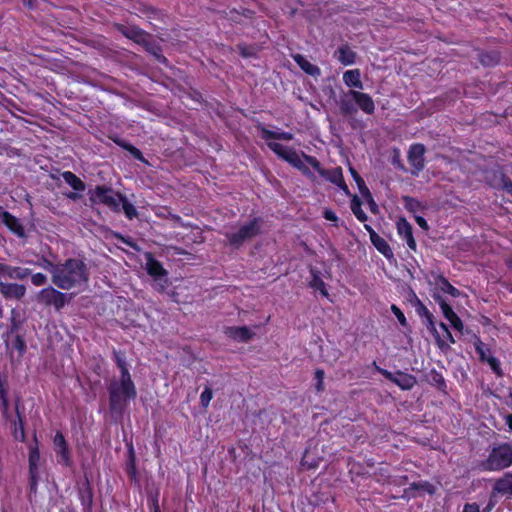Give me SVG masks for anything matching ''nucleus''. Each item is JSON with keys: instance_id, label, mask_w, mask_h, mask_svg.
<instances>
[{"instance_id": "28", "label": "nucleus", "mask_w": 512, "mask_h": 512, "mask_svg": "<svg viewBox=\"0 0 512 512\" xmlns=\"http://www.w3.org/2000/svg\"><path fill=\"white\" fill-rule=\"evenodd\" d=\"M62 177L64 181L71 186L76 191H84L85 190V184L84 182L77 177L74 173L70 171H65L62 173Z\"/></svg>"}, {"instance_id": "51", "label": "nucleus", "mask_w": 512, "mask_h": 512, "mask_svg": "<svg viewBox=\"0 0 512 512\" xmlns=\"http://www.w3.org/2000/svg\"><path fill=\"white\" fill-rule=\"evenodd\" d=\"M413 489H425L427 490L429 493H432L433 490H432V486L429 484V483H423V484H413L412 487Z\"/></svg>"}, {"instance_id": "61", "label": "nucleus", "mask_w": 512, "mask_h": 512, "mask_svg": "<svg viewBox=\"0 0 512 512\" xmlns=\"http://www.w3.org/2000/svg\"><path fill=\"white\" fill-rule=\"evenodd\" d=\"M508 266H509V268H510V269H512V258H510V259L508 260Z\"/></svg>"}, {"instance_id": "24", "label": "nucleus", "mask_w": 512, "mask_h": 512, "mask_svg": "<svg viewBox=\"0 0 512 512\" xmlns=\"http://www.w3.org/2000/svg\"><path fill=\"white\" fill-rule=\"evenodd\" d=\"M335 56L343 65H351L355 62L356 54L348 46H342L335 52Z\"/></svg>"}, {"instance_id": "53", "label": "nucleus", "mask_w": 512, "mask_h": 512, "mask_svg": "<svg viewBox=\"0 0 512 512\" xmlns=\"http://www.w3.org/2000/svg\"><path fill=\"white\" fill-rule=\"evenodd\" d=\"M415 220L422 229L427 230L429 228L427 221L423 217L416 216Z\"/></svg>"}, {"instance_id": "17", "label": "nucleus", "mask_w": 512, "mask_h": 512, "mask_svg": "<svg viewBox=\"0 0 512 512\" xmlns=\"http://www.w3.org/2000/svg\"><path fill=\"white\" fill-rule=\"evenodd\" d=\"M30 273L31 270L28 268L13 267L0 263V277L22 280L30 275Z\"/></svg>"}, {"instance_id": "22", "label": "nucleus", "mask_w": 512, "mask_h": 512, "mask_svg": "<svg viewBox=\"0 0 512 512\" xmlns=\"http://www.w3.org/2000/svg\"><path fill=\"white\" fill-rule=\"evenodd\" d=\"M261 136L267 143L276 142L275 140L290 141L293 139V134L290 132H278L266 128H261Z\"/></svg>"}, {"instance_id": "29", "label": "nucleus", "mask_w": 512, "mask_h": 512, "mask_svg": "<svg viewBox=\"0 0 512 512\" xmlns=\"http://www.w3.org/2000/svg\"><path fill=\"white\" fill-rule=\"evenodd\" d=\"M40 459V454L37 448H31L29 453V469H30V475L32 484H35L36 481V473L38 469V462Z\"/></svg>"}, {"instance_id": "54", "label": "nucleus", "mask_w": 512, "mask_h": 512, "mask_svg": "<svg viewBox=\"0 0 512 512\" xmlns=\"http://www.w3.org/2000/svg\"><path fill=\"white\" fill-rule=\"evenodd\" d=\"M349 170H350V173H351L352 177L354 178L355 182L361 178L360 175L357 173V171L353 167H350Z\"/></svg>"}, {"instance_id": "2", "label": "nucleus", "mask_w": 512, "mask_h": 512, "mask_svg": "<svg viewBox=\"0 0 512 512\" xmlns=\"http://www.w3.org/2000/svg\"><path fill=\"white\" fill-rule=\"evenodd\" d=\"M108 390L110 394V408L116 412H121L127 402L136 397V390L131 376H121L120 380L112 381Z\"/></svg>"}, {"instance_id": "10", "label": "nucleus", "mask_w": 512, "mask_h": 512, "mask_svg": "<svg viewBox=\"0 0 512 512\" xmlns=\"http://www.w3.org/2000/svg\"><path fill=\"white\" fill-rule=\"evenodd\" d=\"M425 146L422 144H414L410 147L408 152V161L412 166V174L418 175L425 167Z\"/></svg>"}, {"instance_id": "32", "label": "nucleus", "mask_w": 512, "mask_h": 512, "mask_svg": "<svg viewBox=\"0 0 512 512\" xmlns=\"http://www.w3.org/2000/svg\"><path fill=\"white\" fill-rule=\"evenodd\" d=\"M0 401L4 416H7L8 411V389L5 379L0 378Z\"/></svg>"}, {"instance_id": "27", "label": "nucleus", "mask_w": 512, "mask_h": 512, "mask_svg": "<svg viewBox=\"0 0 512 512\" xmlns=\"http://www.w3.org/2000/svg\"><path fill=\"white\" fill-rule=\"evenodd\" d=\"M310 273L312 275L310 287L319 291L324 297L328 298L329 293L326 289L324 281L320 278L318 271H316L315 269H311Z\"/></svg>"}, {"instance_id": "25", "label": "nucleus", "mask_w": 512, "mask_h": 512, "mask_svg": "<svg viewBox=\"0 0 512 512\" xmlns=\"http://www.w3.org/2000/svg\"><path fill=\"white\" fill-rule=\"evenodd\" d=\"M494 490L503 495H512V474H507L497 480Z\"/></svg>"}, {"instance_id": "21", "label": "nucleus", "mask_w": 512, "mask_h": 512, "mask_svg": "<svg viewBox=\"0 0 512 512\" xmlns=\"http://www.w3.org/2000/svg\"><path fill=\"white\" fill-rule=\"evenodd\" d=\"M343 82L348 87L363 89V83L361 81V73L359 69H352L344 72Z\"/></svg>"}, {"instance_id": "62", "label": "nucleus", "mask_w": 512, "mask_h": 512, "mask_svg": "<svg viewBox=\"0 0 512 512\" xmlns=\"http://www.w3.org/2000/svg\"><path fill=\"white\" fill-rule=\"evenodd\" d=\"M241 52H242V55H243V56H249V54H248V53H246V51H245L244 49H242V50H241Z\"/></svg>"}, {"instance_id": "40", "label": "nucleus", "mask_w": 512, "mask_h": 512, "mask_svg": "<svg viewBox=\"0 0 512 512\" xmlns=\"http://www.w3.org/2000/svg\"><path fill=\"white\" fill-rule=\"evenodd\" d=\"M122 147L126 150H128L135 159L139 160V161H144V157L141 153V151L139 149H137L136 147H134L133 145L131 144H122Z\"/></svg>"}, {"instance_id": "36", "label": "nucleus", "mask_w": 512, "mask_h": 512, "mask_svg": "<svg viewBox=\"0 0 512 512\" xmlns=\"http://www.w3.org/2000/svg\"><path fill=\"white\" fill-rule=\"evenodd\" d=\"M13 436L16 440H19L22 442L25 440L24 427H23V423L20 418H19V423L14 422Z\"/></svg>"}, {"instance_id": "37", "label": "nucleus", "mask_w": 512, "mask_h": 512, "mask_svg": "<svg viewBox=\"0 0 512 512\" xmlns=\"http://www.w3.org/2000/svg\"><path fill=\"white\" fill-rule=\"evenodd\" d=\"M425 315H426L428 329L435 336L437 342L440 343V337H439V334L437 332V329H436L435 323L433 321L432 315L428 312V310L425 311Z\"/></svg>"}, {"instance_id": "46", "label": "nucleus", "mask_w": 512, "mask_h": 512, "mask_svg": "<svg viewBox=\"0 0 512 512\" xmlns=\"http://www.w3.org/2000/svg\"><path fill=\"white\" fill-rule=\"evenodd\" d=\"M476 350H477V352H478V354H479V356H480V359H481L482 361H487V358H488L489 356H491V355H490V351H489L488 349H486V348L482 345V343H480V344H478V345L476 346Z\"/></svg>"}, {"instance_id": "20", "label": "nucleus", "mask_w": 512, "mask_h": 512, "mask_svg": "<svg viewBox=\"0 0 512 512\" xmlns=\"http://www.w3.org/2000/svg\"><path fill=\"white\" fill-rule=\"evenodd\" d=\"M294 61L300 66V68L313 77H318L321 74V71L318 66L312 64L309 60H307L303 55L296 54L293 55Z\"/></svg>"}, {"instance_id": "30", "label": "nucleus", "mask_w": 512, "mask_h": 512, "mask_svg": "<svg viewBox=\"0 0 512 512\" xmlns=\"http://www.w3.org/2000/svg\"><path fill=\"white\" fill-rule=\"evenodd\" d=\"M352 100L353 99L351 98V96L348 95V93L345 94L340 99L339 105H340L341 112L343 114L352 115L357 112V109L354 106V104L352 103Z\"/></svg>"}, {"instance_id": "26", "label": "nucleus", "mask_w": 512, "mask_h": 512, "mask_svg": "<svg viewBox=\"0 0 512 512\" xmlns=\"http://www.w3.org/2000/svg\"><path fill=\"white\" fill-rule=\"evenodd\" d=\"M146 270L149 275L155 278L163 277L167 274L163 266L151 256H149L147 259Z\"/></svg>"}, {"instance_id": "11", "label": "nucleus", "mask_w": 512, "mask_h": 512, "mask_svg": "<svg viewBox=\"0 0 512 512\" xmlns=\"http://www.w3.org/2000/svg\"><path fill=\"white\" fill-rule=\"evenodd\" d=\"M381 373L403 390H410L416 384L415 377L407 373H392L387 370H381Z\"/></svg>"}, {"instance_id": "3", "label": "nucleus", "mask_w": 512, "mask_h": 512, "mask_svg": "<svg viewBox=\"0 0 512 512\" xmlns=\"http://www.w3.org/2000/svg\"><path fill=\"white\" fill-rule=\"evenodd\" d=\"M268 147L278 157L300 170L312 182H316V175L309 169V166L311 165L305 160V156H308L307 154L298 153L295 149L289 148L278 142H268Z\"/></svg>"}, {"instance_id": "5", "label": "nucleus", "mask_w": 512, "mask_h": 512, "mask_svg": "<svg viewBox=\"0 0 512 512\" xmlns=\"http://www.w3.org/2000/svg\"><path fill=\"white\" fill-rule=\"evenodd\" d=\"M512 466V443L496 445L486 460L480 463L483 471H499Z\"/></svg>"}, {"instance_id": "38", "label": "nucleus", "mask_w": 512, "mask_h": 512, "mask_svg": "<svg viewBox=\"0 0 512 512\" xmlns=\"http://www.w3.org/2000/svg\"><path fill=\"white\" fill-rule=\"evenodd\" d=\"M213 397V393L210 387H206L200 395V402L204 408L209 406V403Z\"/></svg>"}, {"instance_id": "47", "label": "nucleus", "mask_w": 512, "mask_h": 512, "mask_svg": "<svg viewBox=\"0 0 512 512\" xmlns=\"http://www.w3.org/2000/svg\"><path fill=\"white\" fill-rule=\"evenodd\" d=\"M403 199L406 207L410 210H414L419 205V203L411 197H404Z\"/></svg>"}, {"instance_id": "1", "label": "nucleus", "mask_w": 512, "mask_h": 512, "mask_svg": "<svg viewBox=\"0 0 512 512\" xmlns=\"http://www.w3.org/2000/svg\"><path fill=\"white\" fill-rule=\"evenodd\" d=\"M42 267L51 273L52 282L64 290L80 288L88 282L86 265L79 259H68L59 264L44 260Z\"/></svg>"}, {"instance_id": "23", "label": "nucleus", "mask_w": 512, "mask_h": 512, "mask_svg": "<svg viewBox=\"0 0 512 512\" xmlns=\"http://www.w3.org/2000/svg\"><path fill=\"white\" fill-rule=\"evenodd\" d=\"M119 30L122 32L124 36L127 38L137 42L142 43L146 41V34L137 27H120Z\"/></svg>"}, {"instance_id": "31", "label": "nucleus", "mask_w": 512, "mask_h": 512, "mask_svg": "<svg viewBox=\"0 0 512 512\" xmlns=\"http://www.w3.org/2000/svg\"><path fill=\"white\" fill-rule=\"evenodd\" d=\"M351 210L359 221L365 222L367 220V215L362 210L361 201L357 196H354L351 201Z\"/></svg>"}, {"instance_id": "39", "label": "nucleus", "mask_w": 512, "mask_h": 512, "mask_svg": "<svg viewBox=\"0 0 512 512\" xmlns=\"http://www.w3.org/2000/svg\"><path fill=\"white\" fill-rule=\"evenodd\" d=\"M480 61L483 65H494L499 61V57L496 54H484L481 56Z\"/></svg>"}, {"instance_id": "33", "label": "nucleus", "mask_w": 512, "mask_h": 512, "mask_svg": "<svg viewBox=\"0 0 512 512\" xmlns=\"http://www.w3.org/2000/svg\"><path fill=\"white\" fill-rule=\"evenodd\" d=\"M121 208L123 209L127 218L133 219L134 217L137 216V210L135 206L132 203L128 202L124 196L122 197L120 209Z\"/></svg>"}, {"instance_id": "14", "label": "nucleus", "mask_w": 512, "mask_h": 512, "mask_svg": "<svg viewBox=\"0 0 512 512\" xmlns=\"http://www.w3.org/2000/svg\"><path fill=\"white\" fill-rule=\"evenodd\" d=\"M348 95L351 96V98L357 103V105L363 112L367 114H372L374 112L375 105L369 94L360 91L350 90L348 92Z\"/></svg>"}, {"instance_id": "8", "label": "nucleus", "mask_w": 512, "mask_h": 512, "mask_svg": "<svg viewBox=\"0 0 512 512\" xmlns=\"http://www.w3.org/2000/svg\"><path fill=\"white\" fill-rule=\"evenodd\" d=\"M122 195L114 192L111 188L97 186L91 193L90 199L95 203H101L115 212L120 211Z\"/></svg>"}, {"instance_id": "4", "label": "nucleus", "mask_w": 512, "mask_h": 512, "mask_svg": "<svg viewBox=\"0 0 512 512\" xmlns=\"http://www.w3.org/2000/svg\"><path fill=\"white\" fill-rule=\"evenodd\" d=\"M268 147L278 157L300 170L312 182H316V175L309 169V166L311 165L305 160V156H308L307 154L298 153L295 149L289 148L278 142H268Z\"/></svg>"}, {"instance_id": "9", "label": "nucleus", "mask_w": 512, "mask_h": 512, "mask_svg": "<svg viewBox=\"0 0 512 512\" xmlns=\"http://www.w3.org/2000/svg\"><path fill=\"white\" fill-rule=\"evenodd\" d=\"M36 299L41 304L53 306L56 310H60L66 304V295L53 287H47L39 291Z\"/></svg>"}, {"instance_id": "56", "label": "nucleus", "mask_w": 512, "mask_h": 512, "mask_svg": "<svg viewBox=\"0 0 512 512\" xmlns=\"http://www.w3.org/2000/svg\"><path fill=\"white\" fill-rule=\"evenodd\" d=\"M504 187L506 189L507 192H509L510 194H512V183H505L504 184Z\"/></svg>"}, {"instance_id": "42", "label": "nucleus", "mask_w": 512, "mask_h": 512, "mask_svg": "<svg viewBox=\"0 0 512 512\" xmlns=\"http://www.w3.org/2000/svg\"><path fill=\"white\" fill-rule=\"evenodd\" d=\"M31 282L35 286H42V285L46 284L47 277L42 273H36V274L32 275Z\"/></svg>"}, {"instance_id": "60", "label": "nucleus", "mask_w": 512, "mask_h": 512, "mask_svg": "<svg viewBox=\"0 0 512 512\" xmlns=\"http://www.w3.org/2000/svg\"><path fill=\"white\" fill-rule=\"evenodd\" d=\"M68 197L71 198V199H76L78 197V195L76 193H70L68 195Z\"/></svg>"}, {"instance_id": "44", "label": "nucleus", "mask_w": 512, "mask_h": 512, "mask_svg": "<svg viewBox=\"0 0 512 512\" xmlns=\"http://www.w3.org/2000/svg\"><path fill=\"white\" fill-rule=\"evenodd\" d=\"M489 366L491 367V369L497 374V375H501V369H500V365H499V362L498 360L493 357V356H489L487 358V361H486Z\"/></svg>"}, {"instance_id": "34", "label": "nucleus", "mask_w": 512, "mask_h": 512, "mask_svg": "<svg viewBox=\"0 0 512 512\" xmlns=\"http://www.w3.org/2000/svg\"><path fill=\"white\" fill-rule=\"evenodd\" d=\"M439 288L453 297L459 296V291L454 286H452L445 278H441L438 282Z\"/></svg>"}, {"instance_id": "12", "label": "nucleus", "mask_w": 512, "mask_h": 512, "mask_svg": "<svg viewBox=\"0 0 512 512\" xmlns=\"http://www.w3.org/2000/svg\"><path fill=\"white\" fill-rule=\"evenodd\" d=\"M365 229L368 231L370 240L372 244L375 246V248L388 260L393 259L394 254L388 242L384 238L379 236L371 226L365 225Z\"/></svg>"}, {"instance_id": "50", "label": "nucleus", "mask_w": 512, "mask_h": 512, "mask_svg": "<svg viewBox=\"0 0 512 512\" xmlns=\"http://www.w3.org/2000/svg\"><path fill=\"white\" fill-rule=\"evenodd\" d=\"M315 377L318 380L317 389L321 390L322 382H323V379H324V371L323 370H317L315 372Z\"/></svg>"}, {"instance_id": "48", "label": "nucleus", "mask_w": 512, "mask_h": 512, "mask_svg": "<svg viewBox=\"0 0 512 512\" xmlns=\"http://www.w3.org/2000/svg\"><path fill=\"white\" fill-rule=\"evenodd\" d=\"M445 334H446L447 341H444V340L440 339V343L438 342L439 346H441V347L443 345H449V344L455 343V340H454V338H453V336H452L450 331H447Z\"/></svg>"}, {"instance_id": "15", "label": "nucleus", "mask_w": 512, "mask_h": 512, "mask_svg": "<svg viewBox=\"0 0 512 512\" xmlns=\"http://www.w3.org/2000/svg\"><path fill=\"white\" fill-rule=\"evenodd\" d=\"M436 300L439 303V306L441 308V311H442L444 317L450 322L451 326L455 330L462 332L464 325H463L461 319L457 316V314L450 307V305L447 304L446 301L443 300L441 297H436Z\"/></svg>"}, {"instance_id": "18", "label": "nucleus", "mask_w": 512, "mask_h": 512, "mask_svg": "<svg viewBox=\"0 0 512 512\" xmlns=\"http://www.w3.org/2000/svg\"><path fill=\"white\" fill-rule=\"evenodd\" d=\"M225 333L239 342H247L254 336V333L246 326L228 327Z\"/></svg>"}, {"instance_id": "13", "label": "nucleus", "mask_w": 512, "mask_h": 512, "mask_svg": "<svg viewBox=\"0 0 512 512\" xmlns=\"http://www.w3.org/2000/svg\"><path fill=\"white\" fill-rule=\"evenodd\" d=\"M0 293L7 299L19 300L24 297L26 287L18 283L0 282Z\"/></svg>"}, {"instance_id": "6", "label": "nucleus", "mask_w": 512, "mask_h": 512, "mask_svg": "<svg viewBox=\"0 0 512 512\" xmlns=\"http://www.w3.org/2000/svg\"><path fill=\"white\" fill-rule=\"evenodd\" d=\"M262 222L259 218L240 225L237 229H230L224 232L225 237L231 246L238 248L244 242L251 240L261 232Z\"/></svg>"}, {"instance_id": "52", "label": "nucleus", "mask_w": 512, "mask_h": 512, "mask_svg": "<svg viewBox=\"0 0 512 512\" xmlns=\"http://www.w3.org/2000/svg\"><path fill=\"white\" fill-rule=\"evenodd\" d=\"M463 512H480L479 506L475 503L466 504L464 506Z\"/></svg>"}, {"instance_id": "16", "label": "nucleus", "mask_w": 512, "mask_h": 512, "mask_svg": "<svg viewBox=\"0 0 512 512\" xmlns=\"http://www.w3.org/2000/svg\"><path fill=\"white\" fill-rule=\"evenodd\" d=\"M397 232L399 234V236H401L407 243L408 247L411 249V250H416V241L413 237V233H412V226L410 225V223L405 219V218H400L398 221H397Z\"/></svg>"}, {"instance_id": "45", "label": "nucleus", "mask_w": 512, "mask_h": 512, "mask_svg": "<svg viewBox=\"0 0 512 512\" xmlns=\"http://www.w3.org/2000/svg\"><path fill=\"white\" fill-rule=\"evenodd\" d=\"M301 465L303 467L312 469V468H316L318 466V463L313 461V460H310L309 459V453H308V451H306L304 456H303V458H302Z\"/></svg>"}, {"instance_id": "43", "label": "nucleus", "mask_w": 512, "mask_h": 512, "mask_svg": "<svg viewBox=\"0 0 512 512\" xmlns=\"http://www.w3.org/2000/svg\"><path fill=\"white\" fill-rule=\"evenodd\" d=\"M391 310H392L393 314L396 316V318L398 319V321L400 322V324L402 326H406L407 321H406V318H405L403 312L400 310V308L397 307L396 305H392Z\"/></svg>"}, {"instance_id": "55", "label": "nucleus", "mask_w": 512, "mask_h": 512, "mask_svg": "<svg viewBox=\"0 0 512 512\" xmlns=\"http://www.w3.org/2000/svg\"><path fill=\"white\" fill-rule=\"evenodd\" d=\"M506 424L512 430V414L506 416Z\"/></svg>"}, {"instance_id": "59", "label": "nucleus", "mask_w": 512, "mask_h": 512, "mask_svg": "<svg viewBox=\"0 0 512 512\" xmlns=\"http://www.w3.org/2000/svg\"><path fill=\"white\" fill-rule=\"evenodd\" d=\"M369 202H370V205H371V210H372L373 212H375V209H376V207H377V206H376V204H375V202L373 201V203H372L370 200H369Z\"/></svg>"}, {"instance_id": "49", "label": "nucleus", "mask_w": 512, "mask_h": 512, "mask_svg": "<svg viewBox=\"0 0 512 512\" xmlns=\"http://www.w3.org/2000/svg\"><path fill=\"white\" fill-rule=\"evenodd\" d=\"M323 216L328 221H337V216L332 210H325Z\"/></svg>"}, {"instance_id": "57", "label": "nucleus", "mask_w": 512, "mask_h": 512, "mask_svg": "<svg viewBox=\"0 0 512 512\" xmlns=\"http://www.w3.org/2000/svg\"><path fill=\"white\" fill-rule=\"evenodd\" d=\"M83 501H86L88 505H90V504H91V502H92V496H91V493H90V492H88V493H87V497H86V499H85V498H83Z\"/></svg>"}, {"instance_id": "41", "label": "nucleus", "mask_w": 512, "mask_h": 512, "mask_svg": "<svg viewBox=\"0 0 512 512\" xmlns=\"http://www.w3.org/2000/svg\"><path fill=\"white\" fill-rule=\"evenodd\" d=\"M358 188L361 192V194L368 200H370L373 203V198L371 196V193L369 189L366 187L365 182L362 178L356 181Z\"/></svg>"}, {"instance_id": "58", "label": "nucleus", "mask_w": 512, "mask_h": 512, "mask_svg": "<svg viewBox=\"0 0 512 512\" xmlns=\"http://www.w3.org/2000/svg\"><path fill=\"white\" fill-rule=\"evenodd\" d=\"M440 327L444 330V332L446 333L447 331H449L448 327L446 326V324L444 323H441L440 324Z\"/></svg>"}, {"instance_id": "19", "label": "nucleus", "mask_w": 512, "mask_h": 512, "mask_svg": "<svg viewBox=\"0 0 512 512\" xmlns=\"http://www.w3.org/2000/svg\"><path fill=\"white\" fill-rule=\"evenodd\" d=\"M55 451L65 464H69V450L66 440L61 432H57L53 440Z\"/></svg>"}, {"instance_id": "7", "label": "nucleus", "mask_w": 512, "mask_h": 512, "mask_svg": "<svg viewBox=\"0 0 512 512\" xmlns=\"http://www.w3.org/2000/svg\"><path fill=\"white\" fill-rule=\"evenodd\" d=\"M305 160L311 165V167L316 170L324 179L338 186L346 195H349V189L346 185L342 169L340 167H336L333 169H324L320 162L313 156H305Z\"/></svg>"}, {"instance_id": "35", "label": "nucleus", "mask_w": 512, "mask_h": 512, "mask_svg": "<svg viewBox=\"0 0 512 512\" xmlns=\"http://www.w3.org/2000/svg\"><path fill=\"white\" fill-rule=\"evenodd\" d=\"M114 356H115L117 366L119 367V369L121 371V376H126V375L130 376V373L126 366V362H125L123 355L119 352H114Z\"/></svg>"}]
</instances>
